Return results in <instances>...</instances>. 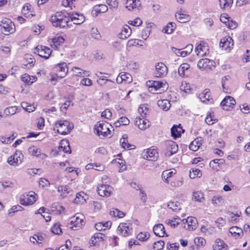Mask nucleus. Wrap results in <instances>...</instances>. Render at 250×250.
<instances>
[{"instance_id": "f257e3e1", "label": "nucleus", "mask_w": 250, "mask_h": 250, "mask_svg": "<svg viewBox=\"0 0 250 250\" xmlns=\"http://www.w3.org/2000/svg\"><path fill=\"white\" fill-rule=\"evenodd\" d=\"M53 25L56 27L64 28L66 27H70L68 24L69 18L67 14L65 15L62 12H57L56 14L52 15L50 18Z\"/></svg>"}, {"instance_id": "f03ea898", "label": "nucleus", "mask_w": 250, "mask_h": 250, "mask_svg": "<svg viewBox=\"0 0 250 250\" xmlns=\"http://www.w3.org/2000/svg\"><path fill=\"white\" fill-rule=\"evenodd\" d=\"M73 125L71 126L70 125L69 121L60 120L55 124L54 130H55L56 128H57V131L58 133L62 135H65L70 132L73 128Z\"/></svg>"}, {"instance_id": "7ed1b4c3", "label": "nucleus", "mask_w": 250, "mask_h": 250, "mask_svg": "<svg viewBox=\"0 0 250 250\" xmlns=\"http://www.w3.org/2000/svg\"><path fill=\"white\" fill-rule=\"evenodd\" d=\"M84 216L80 213H76L73 217L70 218L69 224L70 228L73 230H77L84 225Z\"/></svg>"}, {"instance_id": "20e7f679", "label": "nucleus", "mask_w": 250, "mask_h": 250, "mask_svg": "<svg viewBox=\"0 0 250 250\" xmlns=\"http://www.w3.org/2000/svg\"><path fill=\"white\" fill-rule=\"evenodd\" d=\"M1 30L3 29L2 31L5 35L13 33L15 30V26L14 23L9 19L7 18L3 19L0 24Z\"/></svg>"}, {"instance_id": "39448f33", "label": "nucleus", "mask_w": 250, "mask_h": 250, "mask_svg": "<svg viewBox=\"0 0 250 250\" xmlns=\"http://www.w3.org/2000/svg\"><path fill=\"white\" fill-rule=\"evenodd\" d=\"M108 125V123H99L98 125H95L94 129L96 133L99 136L101 135L103 137L107 136L110 132Z\"/></svg>"}, {"instance_id": "423d86ee", "label": "nucleus", "mask_w": 250, "mask_h": 250, "mask_svg": "<svg viewBox=\"0 0 250 250\" xmlns=\"http://www.w3.org/2000/svg\"><path fill=\"white\" fill-rule=\"evenodd\" d=\"M149 83H147L149 88H151V91L152 90V88H154L155 90H160V93L162 91H165L167 89L168 85L166 82L159 81H149Z\"/></svg>"}, {"instance_id": "0eeeda50", "label": "nucleus", "mask_w": 250, "mask_h": 250, "mask_svg": "<svg viewBox=\"0 0 250 250\" xmlns=\"http://www.w3.org/2000/svg\"><path fill=\"white\" fill-rule=\"evenodd\" d=\"M236 104L235 100L231 96H227L221 103V105L223 109L230 110L232 109Z\"/></svg>"}, {"instance_id": "6e6552de", "label": "nucleus", "mask_w": 250, "mask_h": 250, "mask_svg": "<svg viewBox=\"0 0 250 250\" xmlns=\"http://www.w3.org/2000/svg\"><path fill=\"white\" fill-rule=\"evenodd\" d=\"M67 15L72 21H73L74 24H81L85 21V17L81 14H79L77 12L67 13Z\"/></svg>"}, {"instance_id": "1a4fd4ad", "label": "nucleus", "mask_w": 250, "mask_h": 250, "mask_svg": "<svg viewBox=\"0 0 250 250\" xmlns=\"http://www.w3.org/2000/svg\"><path fill=\"white\" fill-rule=\"evenodd\" d=\"M23 158V155L20 151H16L8 158L7 163L10 165L17 166L21 163Z\"/></svg>"}, {"instance_id": "9d476101", "label": "nucleus", "mask_w": 250, "mask_h": 250, "mask_svg": "<svg viewBox=\"0 0 250 250\" xmlns=\"http://www.w3.org/2000/svg\"><path fill=\"white\" fill-rule=\"evenodd\" d=\"M167 73V66L162 62H158L155 65V76L157 77H163Z\"/></svg>"}, {"instance_id": "9b49d317", "label": "nucleus", "mask_w": 250, "mask_h": 250, "mask_svg": "<svg viewBox=\"0 0 250 250\" xmlns=\"http://www.w3.org/2000/svg\"><path fill=\"white\" fill-rule=\"evenodd\" d=\"M143 157L148 161H154L157 159L158 153L155 148H148L146 151L144 152Z\"/></svg>"}, {"instance_id": "f8f14e48", "label": "nucleus", "mask_w": 250, "mask_h": 250, "mask_svg": "<svg viewBox=\"0 0 250 250\" xmlns=\"http://www.w3.org/2000/svg\"><path fill=\"white\" fill-rule=\"evenodd\" d=\"M56 75L60 78H63L68 72V67L65 62L59 63L55 66Z\"/></svg>"}, {"instance_id": "ddd939ff", "label": "nucleus", "mask_w": 250, "mask_h": 250, "mask_svg": "<svg viewBox=\"0 0 250 250\" xmlns=\"http://www.w3.org/2000/svg\"><path fill=\"white\" fill-rule=\"evenodd\" d=\"M35 49L40 56L46 59L49 57L52 52L49 48L42 45L37 46Z\"/></svg>"}, {"instance_id": "4468645a", "label": "nucleus", "mask_w": 250, "mask_h": 250, "mask_svg": "<svg viewBox=\"0 0 250 250\" xmlns=\"http://www.w3.org/2000/svg\"><path fill=\"white\" fill-rule=\"evenodd\" d=\"M197 220L195 217H188L186 220V223H184L183 228L189 230H193L197 228Z\"/></svg>"}, {"instance_id": "2eb2a0df", "label": "nucleus", "mask_w": 250, "mask_h": 250, "mask_svg": "<svg viewBox=\"0 0 250 250\" xmlns=\"http://www.w3.org/2000/svg\"><path fill=\"white\" fill-rule=\"evenodd\" d=\"M112 187L108 185H100L98 187L97 191L101 196L108 197L111 195Z\"/></svg>"}, {"instance_id": "dca6fc26", "label": "nucleus", "mask_w": 250, "mask_h": 250, "mask_svg": "<svg viewBox=\"0 0 250 250\" xmlns=\"http://www.w3.org/2000/svg\"><path fill=\"white\" fill-rule=\"evenodd\" d=\"M233 46V41L231 37L227 36L222 39L220 42V46L225 50L231 48Z\"/></svg>"}, {"instance_id": "f3484780", "label": "nucleus", "mask_w": 250, "mask_h": 250, "mask_svg": "<svg viewBox=\"0 0 250 250\" xmlns=\"http://www.w3.org/2000/svg\"><path fill=\"white\" fill-rule=\"evenodd\" d=\"M135 124L140 129L144 130L149 126L150 124L148 120L141 119L140 117H136L135 120Z\"/></svg>"}, {"instance_id": "a211bd4d", "label": "nucleus", "mask_w": 250, "mask_h": 250, "mask_svg": "<svg viewBox=\"0 0 250 250\" xmlns=\"http://www.w3.org/2000/svg\"><path fill=\"white\" fill-rule=\"evenodd\" d=\"M153 231L156 236L159 237H163L165 235L166 236H168L166 233L164 226L161 224L155 225L153 227Z\"/></svg>"}, {"instance_id": "6ab92c4d", "label": "nucleus", "mask_w": 250, "mask_h": 250, "mask_svg": "<svg viewBox=\"0 0 250 250\" xmlns=\"http://www.w3.org/2000/svg\"><path fill=\"white\" fill-rule=\"evenodd\" d=\"M184 131L183 129L181 124L179 125H174L171 128V136L176 139L181 136V133Z\"/></svg>"}, {"instance_id": "aec40b11", "label": "nucleus", "mask_w": 250, "mask_h": 250, "mask_svg": "<svg viewBox=\"0 0 250 250\" xmlns=\"http://www.w3.org/2000/svg\"><path fill=\"white\" fill-rule=\"evenodd\" d=\"M203 139L202 137H197L192 141L189 146V149L193 151H197L200 146L202 144Z\"/></svg>"}, {"instance_id": "412c9836", "label": "nucleus", "mask_w": 250, "mask_h": 250, "mask_svg": "<svg viewBox=\"0 0 250 250\" xmlns=\"http://www.w3.org/2000/svg\"><path fill=\"white\" fill-rule=\"evenodd\" d=\"M207 46L202 43H200L197 45L195 48V51L197 52V55L201 57L206 55L207 52H208V49Z\"/></svg>"}, {"instance_id": "4be33fe9", "label": "nucleus", "mask_w": 250, "mask_h": 250, "mask_svg": "<svg viewBox=\"0 0 250 250\" xmlns=\"http://www.w3.org/2000/svg\"><path fill=\"white\" fill-rule=\"evenodd\" d=\"M129 223L120 224L117 228V231L121 233L123 236H126L128 235L129 234Z\"/></svg>"}, {"instance_id": "5701e85b", "label": "nucleus", "mask_w": 250, "mask_h": 250, "mask_svg": "<svg viewBox=\"0 0 250 250\" xmlns=\"http://www.w3.org/2000/svg\"><path fill=\"white\" fill-rule=\"evenodd\" d=\"M126 7L129 10L134 8L139 9L141 6V2L139 0H126Z\"/></svg>"}, {"instance_id": "b1692460", "label": "nucleus", "mask_w": 250, "mask_h": 250, "mask_svg": "<svg viewBox=\"0 0 250 250\" xmlns=\"http://www.w3.org/2000/svg\"><path fill=\"white\" fill-rule=\"evenodd\" d=\"M131 31L132 30L130 27L126 25L123 27L121 33L119 34V38L123 40L127 38L130 35Z\"/></svg>"}, {"instance_id": "393cba45", "label": "nucleus", "mask_w": 250, "mask_h": 250, "mask_svg": "<svg viewBox=\"0 0 250 250\" xmlns=\"http://www.w3.org/2000/svg\"><path fill=\"white\" fill-rule=\"evenodd\" d=\"M227 245L220 239L216 240L215 244L213 246V250H227Z\"/></svg>"}, {"instance_id": "a878e982", "label": "nucleus", "mask_w": 250, "mask_h": 250, "mask_svg": "<svg viewBox=\"0 0 250 250\" xmlns=\"http://www.w3.org/2000/svg\"><path fill=\"white\" fill-rule=\"evenodd\" d=\"M60 149H62L66 153H70L71 152L69 141L66 139H63L61 141Z\"/></svg>"}, {"instance_id": "bb28decb", "label": "nucleus", "mask_w": 250, "mask_h": 250, "mask_svg": "<svg viewBox=\"0 0 250 250\" xmlns=\"http://www.w3.org/2000/svg\"><path fill=\"white\" fill-rule=\"evenodd\" d=\"M86 196V194L84 192L77 193L76 195V198L74 200V202L76 204H83L86 202L85 197Z\"/></svg>"}, {"instance_id": "cd10ccee", "label": "nucleus", "mask_w": 250, "mask_h": 250, "mask_svg": "<svg viewBox=\"0 0 250 250\" xmlns=\"http://www.w3.org/2000/svg\"><path fill=\"white\" fill-rule=\"evenodd\" d=\"M229 232L236 238L242 236L243 234L242 229L237 226L231 227L229 229Z\"/></svg>"}, {"instance_id": "c85d7f7f", "label": "nucleus", "mask_w": 250, "mask_h": 250, "mask_svg": "<svg viewBox=\"0 0 250 250\" xmlns=\"http://www.w3.org/2000/svg\"><path fill=\"white\" fill-rule=\"evenodd\" d=\"M108 7L105 4H99L95 5L92 10V12H95L96 16H98L99 13H104L107 11Z\"/></svg>"}, {"instance_id": "c756f323", "label": "nucleus", "mask_w": 250, "mask_h": 250, "mask_svg": "<svg viewBox=\"0 0 250 250\" xmlns=\"http://www.w3.org/2000/svg\"><path fill=\"white\" fill-rule=\"evenodd\" d=\"M158 105L163 110L167 111L170 107V104L168 100H160L157 102Z\"/></svg>"}, {"instance_id": "7c9ffc66", "label": "nucleus", "mask_w": 250, "mask_h": 250, "mask_svg": "<svg viewBox=\"0 0 250 250\" xmlns=\"http://www.w3.org/2000/svg\"><path fill=\"white\" fill-rule=\"evenodd\" d=\"M167 208L173 211L177 212L181 209V203L178 201L169 202L167 204Z\"/></svg>"}, {"instance_id": "2f4dec72", "label": "nucleus", "mask_w": 250, "mask_h": 250, "mask_svg": "<svg viewBox=\"0 0 250 250\" xmlns=\"http://www.w3.org/2000/svg\"><path fill=\"white\" fill-rule=\"evenodd\" d=\"M209 59L205 58L200 60L198 61L197 66L200 69H208Z\"/></svg>"}, {"instance_id": "473e14b6", "label": "nucleus", "mask_w": 250, "mask_h": 250, "mask_svg": "<svg viewBox=\"0 0 250 250\" xmlns=\"http://www.w3.org/2000/svg\"><path fill=\"white\" fill-rule=\"evenodd\" d=\"M175 17L179 22L182 23L186 22L189 20L188 15L180 13H176Z\"/></svg>"}, {"instance_id": "72a5a7b5", "label": "nucleus", "mask_w": 250, "mask_h": 250, "mask_svg": "<svg viewBox=\"0 0 250 250\" xmlns=\"http://www.w3.org/2000/svg\"><path fill=\"white\" fill-rule=\"evenodd\" d=\"M168 145L171 147L170 149H169L167 153L168 155H172L177 152L178 146L175 142L170 141L168 142Z\"/></svg>"}, {"instance_id": "f704fd0d", "label": "nucleus", "mask_w": 250, "mask_h": 250, "mask_svg": "<svg viewBox=\"0 0 250 250\" xmlns=\"http://www.w3.org/2000/svg\"><path fill=\"white\" fill-rule=\"evenodd\" d=\"M64 39L62 37H55L52 39L51 46L53 48H58V46L63 43Z\"/></svg>"}, {"instance_id": "c9c22d12", "label": "nucleus", "mask_w": 250, "mask_h": 250, "mask_svg": "<svg viewBox=\"0 0 250 250\" xmlns=\"http://www.w3.org/2000/svg\"><path fill=\"white\" fill-rule=\"evenodd\" d=\"M175 23L170 22L163 29L162 31L165 33L171 34L175 28Z\"/></svg>"}, {"instance_id": "e433bc0d", "label": "nucleus", "mask_w": 250, "mask_h": 250, "mask_svg": "<svg viewBox=\"0 0 250 250\" xmlns=\"http://www.w3.org/2000/svg\"><path fill=\"white\" fill-rule=\"evenodd\" d=\"M220 8L225 9L230 8L232 4L233 0H219Z\"/></svg>"}, {"instance_id": "4c0bfd02", "label": "nucleus", "mask_w": 250, "mask_h": 250, "mask_svg": "<svg viewBox=\"0 0 250 250\" xmlns=\"http://www.w3.org/2000/svg\"><path fill=\"white\" fill-rule=\"evenodd\" d=\"M190 67L189 64L187 63L182 64L178 69V73L181 76H185V71L188 70Z\"/></svg>"}, {"instance_id": "58836bf2", "label": "nucleus", "mask_w": 250, "mask_h": 250, "mask_svg": "<svg viewBox=\"0 0 250 250\" xmlns=\"http://www.w3.org/2000/svg\"><path fill=\"white\" fill-rule=\"evenodd\" d=\"M60 226L61 225L58 223L55 224L51 229V232L55 234H60L62 232Z\"/></svg>"}, {"instance_id": "ea45409f", "label": "nucleus", "mask_w": 250, "mask_h": 250, "mask_svg": "<svg viewBox=\"0 0 250 250\" xmlns=\"http://www.w3.org/2000/svg\"><path fill=\"white\" fill-rule=\"evenodd\" d=\"M17 110V108L16 106H10L4 110V113L7 116L12 115L16 113Z\"/></svg>"}, {"instance_id": "a19ab883", "label": "nucleus", "mask_w": 250, "mask_h": 250, "mask_svg": "<svg viewBox=\"0 0 250 250\" xmlns=\"http://www.w3.org/2000/svg\"><path fill=\"white\" fill-rule=\"evenodd\" d=\"M30 195H27V198L26 199L27 202L29 204V205H33L36 201V198L34 196V192H30Z\"/></svg>"}, {"instance_id": "79ce46f5", "label": "nucleus", "mask_w": 250, "mask_h": 250, "mask_svg": "<svg viewBox=\"0 0 250 250\" xmlns=\"http://www.w3.org/2000/svg\"><path fill=\"white\" fill-rule=\"evenodd\" d=\"M202 176V173L199 169H192V171H190L189 177L191 179L195 177H200Z\"/></svg>"}, {"instance_id": "37998d69", "label": "nucleus", "mask_w": 250, "mask_h": 250, "mask_svg": "<svg viewBox=\"0 0 250 250\" xmlns=\"http://www.w3.org/2000/svg\"><path fill=\"white\" fill-rule=\"evenodd\" d=\"M149 237V234L146 232L145 233L140 232L137 235V238L141 241L146 240Z\"/></svg>"}, {"instance_id": "c03bdc74", "label": "nucleus", "mask_w": 250, "mask_h": 250, "mask_svg": "<svg viewBox=\"0 0 250 250\" xmlns=\"http://www.w3.org/2000/svg\"><path fill=\"white\" fill-rule=\"evenodd\" d=\"M165 245L164 241L160 240L154 243L153 249L154 250H161Z\"/></svg>"}, {"instance_id": "a18cd8bd", "label": "nucleus", "mask_w": 250, "mask_h": 250, "mask_svg": "<svg viewBox=\"0 0 250 250\" xmlns=\"http://www.w3.org/2000/svg\"><path fill=\"white\" fill-rule=\"evenodd\" d=\"M194 242L197 246H203L206 244V240L203 237H196Z\"/></svg>"}, {"instance_id": "49530a36", "label": "nucleus", "mask_w": 250, "mask_h": 250, "mask_svg": "<svg viewBox=\"0 0 250 250\" xmlns=\"http://www.w3.org/2000/svg\"><path fill=\"white\" fill-rule=\"evenodd\" d=\"M123 75V79L125 82L127 83H131L132 81V78L130 74L128 73L121 72Z\"/></svg>"}, {"instance_id": "de8ad7c7", "label": "nucleus", "mask_w": 250, "mask_h": 250, "mask_svg": "<svg viewBox=\"0 0 250 250\" xmlns=\"http://www.w3.org/2000/svg\"><path fill=\"white\" fill-rule=\"evenodd\" d=\"M192 198L196 201L201 202V199L203 198V194L199 192H194Z\"/></svg>"}, {"instance_id": "09e8293b", "label": "nucleus", "mask_w": 250, "mask_h": 250, "mask_svg": "<svg viewBox=\"0 0 250 250\" xmlns=\"http://www.w3.org/2000/svg\"><path fill=\"white\" fill-rule=\"evenodd\" d=\"M240 108L242 112L245 114H248L250 112V104H244L240 106Z\"/></svg>"}, {"instance_id": "8fccbe9b", "label": "nucleus", "mask_w": 250, "mask_h": 250, "mask_svg": "<svg viewBox=\"0 0 250 250\" xmlns=\"http://www.w3.org/2000/svg\"><path fill=\"white\" fill-rule=\"evenodd\" d=\"M91 34L92 37L95 39L99 40L101 37L97 28H92Z\"/></svg>"}, {"instance_id": "3c124183", "label": "nucleus", "mask_w": 250, "mask_h": 250, "mask_svg": "<svg viewBox=\"0 0 250 250\" xmlns=\"http://www.w3.org/2000/svg\"><path fill=\"white\" fill-rule=\"evenodd\" d=\"M14 139V137L11 138V137L9 136H1L0 137V141L3 144H9Z\"/></svg>"}, {"instance_id": "603ef678", "label": "nucleus", "mask_w": 250, "mask_h": 250, "mask_svg": "<svg viewBox=\"0 0 250 250\" xmlns=\"http://www.w3.org/2000/svg\"><path fill=\"white\" fill-rule=\"evenodd\" d=\"M31 5L29 4H26L23 6L22 7L21 12L22 14L24 16V17H26V15L28 14V11H31Z\"/></svg>"}, {"instance_id": "864d4df0", "label": "nucleus", "mask_w": 250, "mask_h": 250, "mask_svg": "<svg viewBox=\"0 0 250 250\" xmlns=\"http://www.w3.org/2000/svg\"><path fill=\"white\" fill-rule=\"evenodd\" d=\"M105 237V235L102 233H96L91 238L92 243H93L94 240L96 238L100 239L101 240H104Z\"/></svg>"}, {"instance_id": "5fc2aeb1", "label": "nucleus", "mask_w": 250, "mask_h": 250, "mask_svg": "<svg viewBox=\"0 0 250 250\" xmlns=\"http://www.w3.org/2000/svg\"><path fill=\"white\" fill-rule=\"evenodd\" d=\"M128 23L135 26H139L142 24V21L140 18H136L134 21H129Z\"/></svg>"}, {"instance_id": "6e6d98bb", "label": "nucleus", "mask_w": 250, "mask_h": 250, "mask_svg": "<svg viewBox=\"0 0 250 250\" xmlns=\"http://www.w3.org/2000/svg\"><path fill=\"white\" fill-rule=\"evenodd\" d=\"M209 97H210L209 89H206L204 90V91L203 92L202 94L201 95L200 98L201 99L203 98L205 100L208 101Z\"/></svg>"}, {"instance_id": "4d7b16f0", "label": "nucleus", "mask_w": 250, "mask_h": 250, "mask_svg": "<svg viewBox=\"0 0 250 250\" xmlns=\"http://www.w3.org/2000/svg\"><path fill=\"white\" fill-rule=\"evenodd\" d=\"M23 209V208L20 205L14 206L9 210L8 213L9 214L15 213L18 211H21Z\"/></svg>"}, {"instance_id": "13d9d810", "label": "nucleus", "mask_w": 250, "mask_h": 250, "mask_svg": "<svg viewBox=\"0 0 250 250\" xmlns=\"http://www.w3.org/2000/svg\"><path fill=\"white\" fill-rule=\"evenodd\" d=\"M127 136L126 134H125L123 136V137L120 139V142L122 146V147L124 148L125 149V145L128 143V141L127 140Z\"/></svg>"}, {"instance_id": "bf43d9fd", "label": "nucleus", "mask_w": 250, "mask_h": 250, "mask_svg": "<svg viewBox=\"0 0 250 250\" xmlns=\"http://www.w3.org/2000/svg\"><path fill=\"white\" fill-rule=\"evenodd\" d=\"M226 25L228 26L229 28L230 29H234L237 27L238 24L235 21L229 20V22L227 23V24H226Z\"/></svg>"}, {"instance_id": "052dcab7", "label": "nucleus", "mask_w": 250, "mask_h": 250, "mask_svg": "<svg viewBox=\"0 0 250 250\" xmlns=\"http://www.w3.org/2000/svg\"><path fill=\"white\" fill-rule=\"evenodd\" d=\"M167 247L168 250H178L179 246L178 243L170 244L168 243L167 244Z\"/></svg>"}, {"instance_id": "680f3d73", "label": "nucleus", "mask_w": 250, "mask_h": 250, "mask_svg": "<svg viewBox=\"0 0 250 250\" xmlns=\"http://www.w3.org/2000/svg\"><path fill=\"white\" fill-rule=\"evenodd\" d=\"M223 200L222 197L219 196H214L212 199V203L214 205H217Z\"/></svg>"}, {"instance_id": "e2e57ef3", "label": "nucleus", "mask_w": 250, "mask_h": 250, "mask_svg": "<svg viewBox=\"0 0 250 250\" xmlns=\"http://www.w3.org/2000/svg\"><path fill=\"white\" fill-rule=\"evenodd\" d=\"M106 3L110 6L116 8L118 6V1L117 0H106Z\"/></svg>"}, {"instance_id": "0e129e2a", "label": "nucleus", "mask_w": 250, "mask_h": 250, "mask_svg": "<svg viewBox=\"0 0 250 250\" xmlns=\"http://www.w3.org/2000/svg\"><path fill=\"white\" fill-rule=\"evenodd\" d=\"M39 185L42 187H48L50 183L47 179L42 178L40 179Z\"/></svg>"}, {"instance_id": "69168bd1", "label": "nucleus", "mask_w": 250, "mask_h": 250, "mask_svg": "<svg viewBox=\"0 0 250 250\" xmlns=\"http://www.w3.org/2000/svg\"><path fill=\"white\" fill-rule=\"evenodd\" d=\"M70 244L71 241L69 240H67L66 241L65 245H62L56 250H70V249L69 248V245Z\"/></svg>"}, {"instance_id": "338daca9", "label": "nucleus", "mask_w": 250, "mask_h": 250, "mask_svg": "<svg viewBox=\"0 0 250 250\" xmlns=\"http://www.w3.org/2000/svg\"><path fill=\"white\" fill-rule=\"evenodd\" d=\"M101 116L103 117L109 119L112 116V113L109 109H106L102 113Z\"/></svg>"}, {"instance_id": "774afa93", "label": "nucleus", "mask_w": 250, "mask_h": 250, "mask_svg": "<svg viewBox=\"0 0 250 250\" xmlns=\"http://www.w3.org/2000/svg\"><path fill=\"white\" fill-rule=\"evenodd\" d=\"M21 79L23 82L28 84H29L30 83V84L33 83L32 81L30 82L31 78L30 77V76L26 74H24L23 75H22L21 77Z\"/></svg>"}]
</instances>
